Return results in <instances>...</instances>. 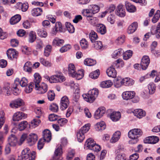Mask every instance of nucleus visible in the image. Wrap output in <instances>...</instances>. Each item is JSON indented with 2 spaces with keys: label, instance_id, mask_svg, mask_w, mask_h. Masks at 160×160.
<instances>
[{
  "label": "nucleus",
  "instance_id": "1",
  "mask_svg": "<svg viewBox=\"0 0 160 160\" xmlns=\"http://www.w3.org/2000/svg\"><path fill=\"white\" fill-rule=\"evenodd\" d=\"M68 72L70 76L72 77L75 78L77 80H79L82 78L84 75L83 70L78 71V72L76 71V68L74 64L70 63L68 66Z\"/></svg>",
  "mask_w": 160,
  "mask_h": 160
},
{
  "label": "nucleus",
  "instance_id": "2",
  "mask_svg": "<svg viewBox=\"0 0 160 160\" xmlns=\"http://www.w3.org/2000/svg\"><path fill=\"white\" fill-rule=\"evenodd\" d=\"M98 94V90L94 88L89 90L87 94H83L82 97L86 101L92 103L95 100Z\"/></svg>",
  "mask_w": 160,
  "mask_h": 160
},
{
  "label": "nucleus",
  "instance_id": "3",
  "mask_svg": "<svg viewBox=\"0 0 160 160\" xmlns=\"http://www.w3.org/2000/svg\"><path fill=\"white\" fill-rule=\"evenodd\" d=\"M155 35L156 37L157 38H160V22L159 23L157 27L155 26H152L150 29V33H147L144 35V38L143 39L146 41L147 39L148 38L150 34Z\"/></svg>",
  "mask_w": 160,
  "mask_h": 160
},
{
  "label": "nucleus",
  "instance_id": "4",
  "mask_svg": "<svg viewBox=\"0 0 160 160\" xmlns=\"http://www.w3.org/2000/svg\"><path fill=\"white\" fill-rule=\"evenodd\" d=\"M36 152L32 151L30 153V149L28 148L24 149L22 152V157L24 159H26L29 158V160H34L35 158Z\"/></svg>",
  "mask_w": 160,
  "mask_h": 160
},
{
  "label": "nucleus",
  "instance_id": "5",
  "mask_svg": "<svg viewBox=\"0 0 160 160\" xmlns=\"http://www.w3.org/2000/svg\"><path fill=\"white\" fill-rule=\"evenodd\" d=\"M142 134V130L140 129L134 128L130 130L128 133V136L130 138H138Z\"/></svg>",
  "mask_w": 160,
  "mask_h": 160
},
{
  "label": "nucleus",
  "instance_id": "6",
  "mask_svg": "<svg viewBox=\"0 0 160 160\" xmlns=\"http://www.w3.org/2000/svg\"><path fill=\"white\" fill-rule=\"evenodd\" d=\"M48 89L47 84L44 82H42L35 87V89L38 93L42 94L45 93Z\"/></svg>",
  "mask_w": 160,
  "mask_h": 160
},
{
  "label": "nucleus",
  "instance_id": "7",
  "mask_svg": "<svg viewBox=\"0 0 160 160\" xmlns=\"http://www.w3.org/2000/svg\"><path fill=\"white\" fill-rule=\"evenodd\" d=\"M62 153V149L61 145H57L54 152L53 160H61V155Z\"/></svg>",
  "mask_w": 160,
  "mask_h": 160
},
{
  "label": "nucleus",
  "instance_id": "8",
  "mask_svg": "<svg viewBox=\"0 0 160 160\" xmlns=\"http://www.w3.org/2000/svg\"><path fill=\"white\" fill-rule=\"evenodd\" d=\"M69 105V101L68 97L66 96L62 97L61 100L60 108L62 110H65Z\"/></svg>",
  "mask_w": 160,
  "mask_h": 160
},
{
  "label": "nucleus",
  "instance_id": "9",
  "mask_svg": "<svg viewBox=\"0 0 160 160\" xmlns=\"http://www.w3.org/2000/svg\"><path fill=\"white\" fill-rule=\"evenodd\" d=\"M38 140L37 135L34 133H31L28 136L27 142L30 146L34 144Z\"/></svg>",
  "mask_w": 160,
  "mask_h": 160
},
{
  "label": "nucleus",
  "instance_id": "10",
  "mask_svg": "<svg viewBox=\"0 0 160 160\" xmlns=\"http://www.w3.org/2000/svg\"><path fill=\"white\" fill-rule=\"evenodd\" d=\"M7 55L10 59H16L18 56V52L13 48L9 49L7 51Z\"/></svg>",
  "mask_w": 160,
  "mask_h": 160
},
{
  "label": "nucleus",
  "instance_id": "11",
  "mask_svg": "<svg viewBox=\"0 0 160 160\" xmlns=\"http://www.w3.org/2000/svg\"><path fill=\"white\" fill-rule=\"evenodd\" d=\"M65 80V77L60 75H57L52 76L50 78V83H57L62 82Z\"/></svg>",
  "mask_w": 160,
  "mask_h": 160
},
{
  "label": "nucleus",
  "instance_id": "12",
  "mask_svg": "<svg viewBox=\"0 0 160 160\" xmlns=\"http://www.w3.org/2000/svg\"><path fill=\"white\" fill-rule=\"evenodd\" d=\"M150 62V59L148 56H143L140 65L142 70L146 69Z\"/></svg>",
  "mask_w": 160,
  "mask_h": 160
},
{
  "label": "nucleus",
  "instance_id": "13",
  "mask_svg": "<svg viewBox=\"0 0 160 160\" xmlns=\"http://www.w3.org/2000/svg\"><path fill=\"white\" fill-rule=\"evenodd\" d=\"M24 104L23 101L20 99L18 98L13 101L10 104V106L12 108H18L23 106Z\"/></svg>",
  "mask_w": 160,
  "mask_h": 160
},
{
  "label": "nucleus",
  "instance_id": "14",
  "mask_svg": "<svg viewBox=\"0 0 160 160\" xmlns=\"http://www.w3.org/2000/svg\"><path fill=\"white\" fill-rule=\"evenodd\" d=\"M135 93L132 91H128L124 92L122 95L123 98L125 100L132 99L135 96Z\"/></svg>",
  "mask_w": 160,
  "mask_h": 160
},
{
  "label": "nucleus",
  "instance_id": "15",
  "mask_svg": "<svg viewBox=\"0 0 160 160\" xmlns=\"http://www.w3.org/2000/svg\"><path fill=\"white\" fill-rule=\"evenodd\" d=\"M116 15L119 17H123L125 15V9L122 5H119L115 11Z\"/></svg>",
  "mask_w": 160,
  "mask_h": 160
},
{
  "label": "nucleus",
  "instance_id": "16",
  "mask_svg": "<svg viewBox=\"0 0 160 160\" xmlns=\"http://www.w3.org/2000/svg\"><path fill=\"white\" fill-rule=\"evenodd\" d=\"M105 112L104 107L99 108L96 111L94 115V117L96 119H98L102 117Z\"/></svg>",
  "mask_w": 160,
  "mask_h": 160
},
{
  "label": "nucleus",
  "instance_id": "17",
  "mask_svg": "<svg viewBox=\"0 0 160 160\" xmlns=\"http://www.w3.org/2000/svg\"><path fill=\"white\" fill-rule=\"evenodd\" d=\"M159 139L157 137L151 136L146 138L144 140L145 143L155 144L159 141Z\"/></svg>",
  "mask_w": 160,
  "mask_h": 160
},
{
  "label": "nucleus",
  "instance_id": "18",
  "mask_svg": "<svg viewBox=\"0 0 160 160\" xmlns=\"http://www.w3.org/2000/svg\"><path fill=\"white\" fill-rule=\"evenodd\" d=\"M52 138L51 133L48 129H46L43 132V140L47 142H49Z\"/></svg>",
  "mask_w": 160,
  "mask_h": 160
},
{
  "label": "nucleus",
  "instance_id": "19",
  "mask_svg": "<svg viewBox=\"0 0 160 160\" xmlns=\"http://www.w3.org/2000/svg\"><path fill=\"white\" fill-rule=\"evenodd\" d=\"M25 114L20 112H17L15 113L13 116L12 119L14 121H18L25 118Z\"/></svg>",
  "mask_w": 160,
  "mask_h": 160
},
{
  "label": "nucleus",
  "instance_id": "20",
  "mask_svg": "<svg viewBox=\"0 0 160 160\" xmlns=\"http://www.w3.org/2000/svg\"><path fill=\"white\" fill-rule=\"evenodd\" d=\"M96 28L97 31L101 34H104L106 33L107 32L106 27L103 24H97L96 25Z\"/></svg>",
  "mask_w": 160,
  "mask_h": 160
},
{
  "label": "nucleus",
  "instance_id": "21",
  "mask_svg": "<svg viewBox=\"0 0 160 160\" xmlns=\"http://www.w3.org/2000/svg\"><path fill=\"white\" fill-rule=\"evenodd\" d=\"M8 144L11 146L14 147L16 145L17 143V138L14 135L12 134L8 138Z\"/></svg>",
  "mask_w": 160,
  "mask_h": 160
},
{
  "label": "nucleus",
  "instance_id": "22",
  "mask_svg": "<svg viewBox=\"0 0 160 160\" xmlns=\"http://www.w3.org/2000/svg\"><path fill=\"white\" fill-rule=\"evenodd\" d=\"M106 72L109 77L115 78L116 77L117 72L112 66L108 68L107 69Z\"/></svg>",
  "mask_w": 160,
  "mask_h": 160
},
{
  "label": "nucleus",
  "instance_id": "23",
  "mask_svg": "<svg viewBox=\"0 0 160 160\" xmlns=\"http://www.w3.org/2000/svg\"><path fill=\"white\" fill-rule=\"evenodd\" d=\"M135 116L137 118H140L145 116L146 115V113L142 109H136L133 112Z\"/></svg>",
  "mask_w": 160,
  "mask_h": 160
},
{
  "label": "nucleus",
  "instance_id": "24",
  "mask_svg": "<svg viewBox=\"0 0 160 160\" xmlns=\"http://www.w3.org/2000/svg\"><path fill=\"white\" fill-rule=\"evenodd\" d=\"M138 25L136 22H134L131 24L128 27L127 32L131 34L134 32L137 29Z\"/></svg>",
  "mask_w": 160,
  "mask_h": 160
},
{
  "label": "nucleus",
  "instance_id": "25",
  "mask_svg": "<svg viewBox=\"0 0 160 160\" xmlns=\"http://www.w3.org/2000/svg\"><path fill=\"white\" fill-rule=\"evenodd\" d=\"M111 119L114 122L118 121L121 118V114L119 112H113L110 115Z\"/></svg>",
  "mask_w": 160,
  "mask_h": 160
},
{
  "label": "nucleus",
  "instance_id": "26",
  "mask_svg": "<svg viewBox=\"0 0 160 160\" xmlns=\"http://www.w3.org/2000/svg\"><path fill=\"white\" fill-rule=\"evenodd\" d=\"M40 116H38L36 117L37 118L33 119L31 122L29 124V126L30 127L35 128L38 126L39 124L41 123V121L39 119Z\"/></svg>",
  "mask_w": 160,
  "mask_h": 160
},
{
  "label": "nucleus",
  "instance_id": "27",
  "mask_svg": "<svg viewBox=\"0 0 160 160\" xmlns=\"http://www.w3.org/2000/svg\"><path fill=\"white\" fill-rule=\"evenodd\" d=\"M17 8L19 9H21L23 12H26L28 8V3H22L19 2L17 3Z\"/></svg>",
  "mask_w": 160,
  "mask_h": 160
},
{
  "label": "nucleus",
  "instance_id": "28",
  "mask_svg": "<svg viewBox=\"0 0 160 160\" xmlns=\"http://www.w3.org/2000/svg\"><path fill=\"white\" fill-rule=\"evenodd\" d=\"M121 135V132L120 131H117L113 134L112 138L110 140L111 143H114L118 141L120 138Z\"/></svg>",
  "mask_w": 160,
  "mask_h": 160
},
{
  "label": "nucleus",
  "instance_id": "29",
  "mask_svg": "<svg viewBox=\"0 0 160 160\" xmlns=\"http://www.w3.org/2000/svg\"><path fill=\"white\" fill-rule=\"evenodd\" d=\"M42 10L41 8H38L32 9L31 11L32 15L33 16H38L41 15Z\"/></svg>",
  "mask_w": 160,
  "mask_h": 160
},
{
  "label": "nucleus",
  "instance_id": "30",
  "mask_svg": "<svg viewBox=\"0 0 160 160\" xmlns=\"http://www.w3.org/2000/svg\"><path fill=\"white\" fill-rule=\"evenodd\" d=\"M113 84L112 82L110 80H108L101 82L100 86L103 88H107L111 87Z\"/></svg>",
  "mask_w": 160,
  "mask_h": 160
},
{
  "label": "nucleus",
  "instance_id": "31",
  "mask_svg": "<svg viewBox=\"0 0 160 160\" xmlns=\"http://www.w3.org/2000/svg\"><path fill=\"white\" fill-rule=\"evenodd\" d=\"M125 6L127 10L129 12H133L136 10V7L130 2H126Z\"/></svg>",
  "mask_w": 160,
  "mask_h": 160
},
{
  "label": "nucleus",
  "instance_id": "32",
  "mask_svg": "<svg viewBox=\"0 0 160 160\" xmlns=\"http://www.w3.org/2000/svg\"><path fill=\"white\" fill-rule=\"evenodd\" d=\"M21 19V16L19 14H17L11 18L10 20V22L11 24H15L18 22Z\"/></svg>",
  "mask_w": 160,
  "mask_h": 160
},
{
  "label": "nucleus",
  "instance_id": "33",
  "mask_svg": "<svg viewBox=\"0 0 160 160\" xmlns=\"http://www.w3.org/2000/svg\"><path fill=\"white\" fill-rule=\"evenodd\" d=\"M34 79L33 80V82H32L35 85V87L36 86H38L40 84V82L41 80V78L40 75L38 73H35L34 75Z\"/></svg>",
  "mask_w": 160,
  "mask_h": 160
},
{
  "label": "nucleus",
  "instance_id": "34",
  "mask_svg": "<svg viewBox=\"0 0 160 160\" xmlns=\"http://www.w3.org/2000/svg\"><path fill=\"white\" fill-rule=\"evenodd\" d=\"M89 38L92 42H94L98 38L97 33L94 31L92 30L89 34Z\"/></svg>",
  "mask_w": 160,
  "mask_h": 160
},
{
  "label": "nucleus",
  "instance_id": "35",
  "mask_svg": "<svg viewBox=\"0 0 160 160\" xmlns=\"http://www.w3.org/2000/svg\"><path fill=\"white\" fill-rule=\"evenodd\" d=\"M32 64L31 62H27L25 64L23 67V70L25 72L30 73L32 72V69L31 67Z\"/></svg>",
  "mask_w": 160,
  "mask_h": 160
},
{
  "label": "nucleus",
  "instance_id": "36",
  "mask_svg": "<svg viewBox=\"0 0 160 160\" xmlns=\"http://www.w3.org/2000/svg\"><path fill=\"white\" fill-rule=\"evenodd\" d=\"M64 40L58 38H55L52 42V44L55 46H61L64 43Z\"/></svg>",
  "mask_w": 160,
  "mask_h": 160
},
{
  "label": "nucleus",
  "instance_id": "37",
  "mask_svg": "<svg viewBox=\"0 0 160 160\" xmlns=\"http://www.w3.org/2000/svg\"><path fill=\"white\" fill-rule=\"evenodd\" d=\"M84 64L88 66H92L95 65L96 63V60L89 58L86 59L84 62Z\"/></svg>",
  "mask_w": 160,
  "mask_h": 160
},
{
  "label": "nucleus",
  "instance_id": "38",
  "mask_svg": "<svg viewBox=\"0 0 160 160\" xmlns=\"http://www.w3.org/2000/svg\"><path fill=\"white\" fill-rule=\"evenodd\" d=\"M124 51L121 48L118 49L114 51L112 56L113 58H117L123 53Z\"/></svg>",
  "mask_w": 160,
  "mask_h": 160
},
{
  "label": "nucleus",
  "instance_id": "39",
  "mask_svg": "<svg viewBox=\"0 0 160 160\" xmlns=\"http://www.w3.org/2000/svg\"><path fill=\"white\" fill-rule=\"evenodd\" d=\"M156 86L153 83H150L148 86V90L150 94H153L155 91Z\"/></svg>",
  "mask_w": 160,
  "mask_h": 160
},
{
  "label": "nucleus",
  "instance_id": "40",
  "mask_svg": "<svg viewBox=\"0 0 160 160\" xmlns=\"http://www.w3.org/2000/svg\"><path fill=\"white\" fill-rule=\"evenodd\" d=\"M93 48L96 50H101L103 48V45L102 42L100 41H96L93 42Z\"/></svg>",
  "mask_w": 160,
  "mask_h": 160
},
{
  "label": "nucleus",
  "instance_id": "41",
  "mask_svg": "<svg viewBox=\"0 0 160 160\" xmlns=\"http://www.w3.org/2000/svg\"><path fill=\"white\" fill-rule=\"evenodd\" d=\"M36 38V35L35 32L31 31L29 35L28 41L30 43L33 42Z\"/></svg>",
  "mask_w": 160,
  "mask_h": 160
},
{
  "label": "nucleus",
  "instance_id": "42",
  "mask_svg": "<svg viewBox=\"0 0 160 160\" xmlns=\"http://www.w3.org/2000/svg\"><path fill=\"white\" fill-rule=\"evenodd\" d=\"M114 85L115 87L119 88L122 85V78L120 77H118L114 80Z\"/></svg>",
  "mask_w": 160,
  "mask_h": 160
},
{
  "label": "nucleus",
  "instance_id": "43",
  "mask_svg": "<svg viewBox=\"0 0 160 160\" xmlns=\"http://www.w3.org/2000/svg\"><path fill=\"white\" fill-rule=\"evenodd\" d=\"M37 33L38 35L41 37L45 38L48 35L47 32L43 28L38 29Z\"/></svg>",
  "mask_w": 160,
  "mask_h": 160
},
{
  "label": "nucleus",
  "instance_id": "44",
  "mask_svg": "<svg viewBox=\"0 0 160 160\" xmlns=\"http://www.w3.org/2000/svg\"><path fill=\"white\" fill-rule=\"evenodd\" d=\"M70 86L73 89V91L75 90L74 92H79V86L78 83H74V82L71 81L70 83Z\"/></svg>",
  "mask_w": 160,
  "mask_h": 160
},
{
  "label": "nucleus",
  "instance_id": "45",
  "mask_svg": "<svg viewBox=\"0 0 160 160\" xmlns=\"http://www.w3.org/2000/svg\"><path fill=\"white\" fill-rule=\"evenodd\" d=\"M123 58L125 60H127L130 58L133 54V52L130 50H128L124 53L123 52Z\"/></svg>",
  "mask_w": 160,
  "mask_h": 160
},
{
  "label": "nucleus",
  "instance_id": "46",
  "mask_svg": "<svg viewBox=\"0 0 160 160\" xmlns=\"http://www.w3.org/2000/svg\"><path fill=\"white\" fill-rule=\"evenodd\" d=\"M100 74V71L99 69H97L96 71L91 73L89 75V77L93 79L97 78Z\"/></svg>",
  "mask_w": 160,
  "mask_h": 160
},
{
  "label": "nucleus",
  "instance_id": "47",
  "mask_svg": "<svg viewBox=\"0 0 160 160\" xmlns=\"http://www.w3.org/2000/svg\"><path fill=\"white\" fill-rule=\"evenodd\" d=\"M28 124V123L26 121H22L18 125V129L20 131L23 130L27 127Z\"/></svg>",
  "mask_w": 160,
  "mask_h": 160
},
{
  "label": "nucleus",
  "instance_id": "48",
  "mask_svg": "<svg viewBox=\"0 0 160 160\" xmlns=\"http://www.w3.org/2000/svg\"><path fill=\"white\" fill-rule=\"evenodd\" d=\"M66 27L68 32L71 33H73L74 32L75 29L73 26L69 22H66Z\"/></svg>",
  "mask_w": 160,
  "mask_h": 160
},
{
  "label": "nucleus",
  "instance_id": "49",
  "mask_svg": "<svg viewBox=\"0 0 160 160\" xmlns=\"http://www.w3.org/2000/svg\"><path fill=\"white\" fill-rule=\"evenodd\" d=\"M90 125L89 124H87L85 125L79 130L80 132L84 134L86 133L89 129Z\"/></svg>",
  "mask_w": 160,
  "mask_h": 160
},
{
  "label": "nucleus",
  "instance_id": "50",
  "mask_svg": "<svg viewBox=\"0 0 160 160\" xmlns=\"http://www.w3.org/2000/svg\"><path fill=\"white\" fill-rule=\"evenodd\" d=\"M80 45L83 49H86L88 47L87 41L85 39H82L80 42Z\"/></svg>",
  "mask_w": 160,
  "mask_h": 160
},
{
  "label": "nucleus",
  "instance_id": "51",
  "mask_svg": "<svg viewBox=\"0 0 160 160\" xmlns=\"http://www.w3.org/2000/svg\"><path fill=\"white\" fill-rule=\"evenodd\" d=\"M160 17V11L158 10L157 11L154 17L152 19V22L153 23L156 22L159 20Z\"/></svg>",
  "mask_w": 160,
  "mask_h": 160
},
{
  "label": "nucleus",
  "instance_id": "52",
  "mask_svg": "<svg viewBox=\"0 0 160 160\" xmlns=\"http://www.w3.org/2000/svg\"><path fill=\"white\" fill-rule=\"evenodd\" d=\"M84 134L83 133L78 131L77 133V138L78 141L82 142L84 138Z\"/></svg>",
  "mask_w": 160,
  "mask_h": 160
},
{
  "label": "nucleus",
  "instance_id": "53",
  "mask_svg": "<svg viewBox=\"0 0 160 160\" xmlns=\"http://www.w3.org/2000/svg\"><path fill=\"white\" fill-rule=\"evenodd\" d=\"M83 14L84 16H85L87 17V19L88 18H91L92 17L93 15L94 14L91 12V10L89 9H86L83 11Z\"/></svg>",
  "mask_w": 160,
  "mask_h": 160
},
{
  "label": "nucleus",
  "instance_id": "54",
  "mask_svg": "<svg viewBox=\"0 0 160 160\" xmlns=\"http://www.w3.org/2000/svg\"><path fill=\"white\" fill-rule=\"evenodd\" d=\"M68 122V120L65 118H59L58 120V124L61 126H63L66 124Z\"/></svg>",
  "mask_w": 160,
  "mask_h": 160
},
{
  "label": "nucleus",
  "instance_id": "55",
  "mask_svg": "<svg viewBox=\"0 0 160 160\" xmlns=\"http://www.w3.org/2000/svg\"><path fill=\"white\" fill-rule=\"evenodd\" d=\"M94 14L98 12L99 10V7L96 5H92L91 8L89 9Z\"/></svg>",
  "mask_w": 160,
  "mask_h": 160
},
{
  "label": "nucleus",
  "instance_id": "56",
  "mask_svg": "<svg viewBox=\"0 0 160 160\" xmlns=\"http://www.w3.org/2000/svg\"><path fill=\"white\" fill-rule=\"evenodd\" d=\"M40 61L42 64L46 67H50L51 66V64L50 62L43 58H40Z\"/></svg>",
  "mask_w": 160,
  "mask_h": 160
},
{
  "label": "nucleus",
  "instance_id": "57",
  "mask_svg": "<svg viewBox=\"0 0 160 160\" xmlns=\"http://www.w3.org/2000/svg\"><path fill=\"white\" fill-rule=\"evenodd\" d=\"M34 84L32 82H31L29 85L26 86L25 89V91L27 93H29L32 92V89L34 87Z\"/></svg>",
  "mask_w": 160,
  "mask_h": 160
},
{
  "label": "nucleus",
  "instance_id": "58",
  "mask_svg": "<svg viewBox=\"0 0 160 160\" xmlns=\"http://www.w3.org/2000/svg\"><path fill=\"white\" fill-rule=\"evenodd\" d=\"M75 153V151L73 150H71L69 151L67 156V160H72L74 156Z\"/></svg>",
  "mask_w": 160,
  "mask_h": 160
},
{
  "label": "nucleus",
  "instance_id": "59",
  "mask_svg": "<svg viewBox=\"0 0 160 160\" xmlns=\"http://www.w3.org/2000/svg\"><path fill=\"white\" fill-rule=\"evenodd\" d=\"M89 149L95 152L99 151L101 149L100 146L95 143H94L93 145Z\"/></svg>",
  "mask_w": 160,
  "mask_h": 160
},
{
  "label": "nucleus",
  "instance_id": "60",
  "mask_svg": "<svg viewBox=\"0 0 160 160\" xmlns=\"http://www.w3.org/2000/svg\"><path fill=\"white\" fill-rule=\"evenodd\" d=\"M48 96L49 100L52 101L54 99L55 94L53 91H49L48 92Z\"/></svg>",
  "mask_w": 160,
  "mask_h": 160
},
{
  "label": "nucleus",
  "instance_id": "61",
  "mask_svg": "<svg viewBox=\"0 0 160 160\" xmlns=\"http://www.w3.org/2000/svg\"><path fill=\"white\" fill-rule=\"evenodd\" d=\"M93 142V139L91 138H88L86 141L85 145L89 149L94 144Z\"/></svg>",
  "mask_w": 160,
  "mask_h": 160
},
{
  "label": "nucleus",
  "instance_id": "62",
  "mask_svg": "<svg viewBox=\"0 0 160 160\" xmlns=\"http://www.w3.org/2000/svg\"><path fill=\"white\" fill-rule=\"evenodd\" d=\"M49 109L52 112H56L58 111V108L56 104L53 103L50 105Z\"/></svg>",
  "mask_w": 160,
  "mask_h": 160
},
{
  "label": "nucleus",
  "instance_id": "63",
  "mask_svg": "<svg viewBox=\"0 0 160 160\" xmlns=\"http://www.w3.org/2000/svg\"><path fill=\"white\" fill-rule=\"evenodd\" d=\"M49 119L51 121H53L58 120L59 118V116L54 114H52L49 116Z\"/></svg>",
  "mask_w": 160,
  "mask_h": 160
},
{
  "label": "nucleus",
  "instance_id": "64",
  "mask_svg": "<svg viewBox=\"0 0 160 160\" xmlns=\"http://www.w3.org/2000/svg\"><path fill=\"white\" fill-rule=\"evenodd\" d=\"M71 48V46L69 44L65 45L62 47L60 49V51L62 53L68 50Z\"/></svg>",
  "mask_w": 160,
  "mask_h": 160
}]
</instances>
